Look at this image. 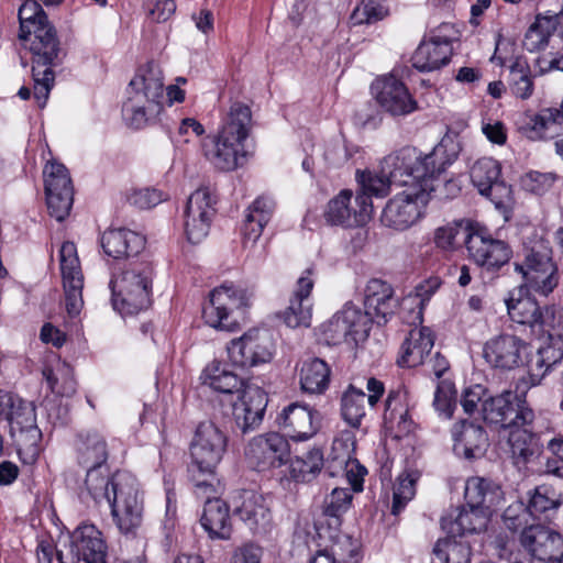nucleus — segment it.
I'll return each mask as SVG.
<instances>
[{
	"label": "nucleus",
	"instance_id": "9b49d317",
	"mask_svg": "<svg viewBox=\"0 0 563 563\" xmlns=\"http://www.w3.org/2000/svg\"><path fill=\"white\" fill-rule=\"evenodd\" d=\"M228 438L213 422H201L190 446L192 467L207 475H213L214 470L227 450Z\"/></svg>",
	"mask_w": 563,
	"mask_h": 563
},
{
	"label": "nucleus",
	"instance_id": "1a4fd4ad",
	"mask_svg": "<svg viewBox=\"0 0 563 563\" xmlns=\"http://www.w3.org/2000/svg\"><path fill=\"white\" fill-rule=\"evenodd\" d=\"M506 306L511 321L528 327L534 335L561 336L563 322L561 317H556L554 307H541L534 297L528 295L519 298L511 296L506 300Z\"/></svg>",
	"mask_w": 563,
	"mask_h": 563
},
{
	"label": "nucleus",
	"instance_id": "f704fd0d",
	"mask_svg": "<svg viewBox=\"0 0 563 563\" xmlns=\"http://www.w3.org/2000/svg\"><path fill=\"white\" fill-rule=\"evenodd\" d=\"M418 159L419 152L415 147L406 146L385 156L380 165L383 172L395 179V185L407 188L410 184H420L415 177Z\"/></svg>",
	"mask_w": 563,
	"mask_h": 563
},
{
	"label": "nucleus",
	"instance_id": "13d9d810",
	"mask_svg": "<svg viewBox=\"0 0 563 563\" xmlns=\"http://www.w3.org/2000/svg\"><path fill=\"white\" fill-rule=\"evenodd\" d=\"M388 15L385 0H363L352 12L351 21L354 25L369 24L383 20Z\"/></svg>",
	"mask_w": 563,
	"mask_h": 563
},
{
	"label": "nucleus",
	"instance_id": "7c9ffc66",
	"mask_svg": "<svg viewBox=\"0 0 563 563\" xmlns=\"http://www.w3.org/2000/svg\"><path fill=\"white\" fill-rule=\"evenodd\" d=\"M75 560L86 563H106L107 545L102 533L93 525L79 526L71 534Z\"/></svg>",
	"mask_w": 563,
	"mask_h": 563
},
{
	"label": "nucleus",
	"instance_id": "393cba45",
	"mask_svg": "<svg viewBox=\"0 0 563 563\" xmlns=\"http://www.w3.org/2000/svg\"><path fill=\"white\" fill-rule=\"evenodd\" d=\"M526 342L514 334H500L488 340L483 355L487 363L501 369H512L523 364Z\"/></svg>",
	"mask_w": 563,
	"mask_h": 563
},
{
	"label": "nucleus",
	"instance_id": "20e7f679",
	"mask_svg": "<svg viewBox=\"0 0 563 563\" xmlns=\"http://www.w3.org/2000/svg\"><path fill=\"white\" fill-rule=\"evenodd\" d=\"M34 26L30 30V49L33 53L32 75L34 79V97L40 107H44L54 84L53 67L62 62L60 43L55 27L42 13L32 14Z\"/></svg>",
	"mask_w": 563,
	"mask_h": 563
},
{
	"label": "nucleus",
	"instance_id": "de8ad7c7",
	"mask_svg": "<svg viewBox=\"0 0 563 563\" xmlns=\"http://www.w3.org/2000/svg\"><path fill=\"white\" fill-rule=\"evenodd\" d=\"M555 31V20L552 16H537L523 38V46L530 51H540L548 43Z\"/></svg>",
	"mask_w": 563,
	"mask_h": 563
},
{
	"label": "nucleus",
	"instance_id": "cd10ccee",
	"mask_svg": "<svg viewBox=\"0 0 563 563\" xmlns=\"http://www.w3.org/2000/svg\"><path fill=\"white\" fill-rule=\"evenodd\" d=\"M364 307L366 313L371 319V324L373 321L380 323H386L388 318H390L397 307L398 299L394 295L393 287L382 280V279H371L364 291Z\"/></svg>",
	"mask_w": 563,
	"mask_h": 563
},
{
	"label": "nucleus",
	"instance_id": "412c9836",
	"mask_svg": "<svg viewBox=\"0 0 563 563\" xmlns=\"http://www.w3.org/2000/svg\"><path fill=\"white\" fill-rule=\"evenodd\" d=\"M461 152L460 142L456 137L445 135L427 154L419 153V159L416 162V174L419 183H428L437 189L434 181L438 177L452 165Z\"/></svg>",
	"mask_w": 563,
	"mask_h": 563
},
{
	"label": "nucleus",
	"instance_id": "4c0bfd02",
	"mask_svg": "<svg viewBox=\"0 0 563 563\" xmlns=\"http://www.w3.org/2000/svg\"><path fill=\"white\" fill-rule=\"evenodd\" d=\"M464 498L467 507L486 510L490 515L501 501V490L494 482L474 476L466 481Z\"/></svg>",
	"mask_w": 563,
	"mask_h": 563
},
{
	"label": "nucleus",
	"instance_id": "6e6552de",
	"mask_svg": "<svg viewBox=\"0 0 563 563\" xmlns=\"http://www.w3.org/2000/svg\"><path fill=\"white\" fill-rule=\"evenodd\" d=\"M515 271L522 276L525 287L548 297L559 285V272L552 257V249L544 242L526 250L522 263L515 264Z\"/></svg>",
	"mask_w": 563,
	"mask_h": 563
},
{
	"label": "nucleus",
	"instance_id": "c9c22d12",
	"mask_svg": "<svg viewBox=\"0 0 563 563\" xmlns=\"http://www.w3.org/2000/svg\"><path fill=\"white\" fill-rule=\"evenodd\" d=\"M434 345V334L428 327L410 330L400 347L398 364L405 367H416L424 363Z\"/></svg>",
	"mask_w": 563,
	"mask_h": 563
},
{
	"label": "nucleus",
	"instance_id": "680f3d73",
	"mask_svg": "<svg viewBox=\"0 0 563 563\" xmlns=\"http://www.w3.org/2000/svg\"><path fill=\"white\" fill-rule=\"evenodd\" d=\"M46 205L49 216L58 222L64 221L70 213L74 202V190L66 191H47Z\"/></svg>",
	"mask_w": 563,
	"mask_h": 563
},
{
	"label": "nucleus",
	"instance_id": "dca6fc26",
	"mask_svg": "<svg viewBox=\"0 0 563 563\" xmlns=\"http://www.w3.org/2000/svg\"><path fill=\"white\" fill-rule=\"evenodd\" d=\"M273 338L268 331L250 330L228 345L231 363L239 367H252L269 362L273 356Z\"/></svg>",
	"mask_w": 563,
	"mask_h": 563
},
{
	"label": "nucleus",
	"instance_id": "bb28decb",
	"mask_svg": "<svg viewBox=\"0 0 563 563\" xmlns=\"http://www.w3.org/2000/svg\"><path fill=\"white\" fill-rule=\"evenodd\" d=\"M312 268H307L298 278L289 306L283 313L284 322L289 328H308L311 324L312 305L309 296L314 285Z\"/></svg>",
	"mask_w": 563,
	"mask_h": 563
},
{
	"label": "nucleus",
	"instance_id": "a211bd4d",
	"mask_svg": "<svg viewBox=\"0 0 563 563\" xmlns=\"http://www.w3.org/2000/svg\"><path fill=\"white\" fill-rule=\"evenodd\" d=\"M371 92L377 104L393 117L408 115L418 110V102L407 86L394 75L376 78Z\"/></svg>",
	"mask_w": 563,
	"mask_h": 563
},
{
	"label": "nucleus",
	"instance_id": "39448f33",
	"mask_svg": "<svg viewBox=\"0 0 563 563\" xmlns=\"http://www.w3.org/2000/svg\"><path fill=\"white\" fill-rule=\"evenodd\" d=\"M153 268L145 263L123 269L111 283L112 306L122 316H133L151 306Z\"/></svg>",
	"mask_w": 563,
	"mask_h": 563
},
{
	"label": "nucleus",
	"instance_id": "052dcab7",
	"mask_svg": "<svg viewBox=\"0 0 563 563\" xmlns=\"http://www.w3.org/2000/svg\"><path fill=\"white\" fill-rule=\"evenodd\" d=\"M59 262L63 283L73 279H84L76 245L73 242H64L59 250Z\"/></svg>",
	"mask_w": 563,
	"mask_h": 563
},
{
	"label": "nucleus",
	"instance_id": "09e8293b",
	"mask_svg": "<svg viewBox=\"0 0 563 563\" xmlns=\"http://www.w3.org/2000/svg\"><path fill=\"white\" fill-rule=\"evenodd\" d=\"M214 202L216 200L209 189H197L188 198L185 219H201L210 223L216 212L213 208Z\"/></svg>",
	"mask_w": 563,
	"mask_h": 563
},
{
	"label": "nucleus",
	"instance_id": "ea45409f",
	"mask_svg": "<svg viewBox=\"0 0 563 563\" xmlns=\"http://www.w3.org/2000/svg\"><path fill=\"white\" fill-rule=\"evenodd\" d=\"M201 378L203 384L222 394L240 395L244 386L250 385L219 361L208 364Z\"/></svg>",
	"mask_w": 563,
	"mask_h": 563
},
{
	"label": "nucleus",
	"instance_id": "9d476101",
	"mask_svg": "<svg viewBox=\"0 0 563 563\" xmlns=\"http://www.w3.org/2000/svg\"><path fill=\"white\" fill-rule=\"evenodd\" d=\"M482 416L488 426L500 432H506L514 424H530L534 419V412L526 399L511 390L486 398L482 405Z\"/></svg>",
	"mask_w": 563,
	"mask_h": 563
},
{
	"label": "nucleus",
	"instance_id": "2f4dec72",
	"mask_svg": "<svg viewBox=\"0 0 563 563\" xmlns=\"http://www.w3.org/2000/svg\"><path fill=\"white\" fill-rule=\"evenodd\" d=\"M520 129L533 141L558 136L563 131V101L561 109L544 108L538 113H526Z\"/></svg>",
	"mask_w": 563,
	"mask_h": 563
},
{
	"label": "nucleus",
	"instance_id": "f3484780",
	"mask_svg": "<svg viewBox=\"0 0 563 563\" xmlns=\"http://www.w3.org/2000/svg\"><path fill=\"white\" fill-rule=\"evenodd\" d=\"M372 213V199L366 194L353 197L352 190L343 189L329 201L324 216L331 224L360 227L371 219Z\"/></svg>",
	"mask_w": 563,
	"mask_h": 563
},
{
	"label": "nucleus",
	"instance_id": "aec40b11",
	"mask_svg": "<svg viewBox=\"0 0 563 563\" xmlns=\"http://www.w3.org/2000/svg\"><path fill=\"white\" fill-rule=\"evenodd\" d=\"M366 389L368 395L350 384L342 391L340 398L341 417L352 428H360L367 409L375 407L385 391L384 384L374 377L367 379Z\"/></svg>",
	"mask_w": 563,
	"mask_h": 563
},
{
	"label": "nucleus",
	"instance_id": "69168bd1",
	"mask_svg": "<svg viewBox=\"0 0 563 563\" xmlns=\"http://www.w3.org/2000/svg\"><path fill=\"white\" fill-rule=\"evenodd\" d=\"M352 495L347 488H334L324 499L323 512L333 518H339L351 504Z\"/></svg>",
	"mask_w": 563,
	"mask_h": 563
},
{
	"label": "nucleus",
	"instance_id": "4be33fe9",
	"mask_svg": "<svg viewBox=\"0 0 563 563\" xmlns=\"http://www.w3.org/2000/svg\"><path fill=\"white\" fill-rule=\"evenodd\" d=\"M520 543L539 561L563 563V538L550 528L530 525L521 532Z\"/></svg>",
	"mask_w": 563,
	"mask_h": 563
},
{
	"label": "nucleus",
	"instance_id": "bf43d9fd",
	"mask_svg": "<svg viewBox=\"0 0 563 563\" xmlns=\"http://www.w3.org/2000/svg\"><path fill=\"white\" fill-rule=\"evenodd\" d=\"M45 192L74 190L68 169L55 161L48 162L43 170Z\"/></svg>",
	"mask_w": 563,
	"mask_h": 563
},
{
	"label": "nucleus",
	"instance_id": "0eeeda50",
	"mask_svg": "<svg viewBox=\"0 0 563 563\" xmlns=\"http://www.w3.org/2000/svg\"><path fill=\"white\" fill-rule=\"evenodd\" d=\"M432 191L434 187L430 184H410L387 201L380 216L382 224L395 231L411 228L422 217Z\"/></svg>",
	"mask_w": 563,
	"mask_h": 563
},
{
	"label": "nucleus",
	"instance_id": "58836bf2",
	"mask_svg": "<svg viewBox=\"0 0 563 563\" xmlns=\"http://www.w3.org/2000/svg\"><path fill=\"white\" fill-rule=\"evenodd\" d=\"M200 522L212 539L225 540L231 536L229 507L220 498L207 499Z\"/></svg>",
	"mask_w": 563,
	"mask_h": 563
},
{
	"label": "nucleus",
	"instance_id": "f257e3e1",
	"mask_svg": "<svg viewBox=\"0 0 563 563\" xmlns=\"http://www.w3.org/2000/svg\"><path fill=\"white\" fill-rule=\"evenodd\" d=\"M78 462L87 468L85 487L96 504L106 503L118 529L126 536H135L143 521V497L136 478L128 472L110 476L106 465L108 449L98 433H88L77 448Z\"/></svg>",
	"mask_w": 563,
	"mask_h": 563
},
{
	"label": "nucleus",
	"instance_id": "7ed1b4c3",
	"mask_svg": "<svg viewBox=\"0 0 563 563\" xmlns=\"http://www.w3.org/2000/svg\"><path fill=\"white\" fill-rule=\"evenodd\" d=\"M251 126V109L241 102L232 103L222 119L218 134L206 136L201 141L202 155L219 170L236 169L245 157L244 142Z\"/></svg>",
	"mask_w": 563,
	"mask_h": 563
},
{
	"label": "nucleus",
	"instance_id": "4468645a",
	"mask_svg": "<svg viewBox=\"0 0 563 563\" xmlns=\"http://www.w3.org/2000/svg\"><path fill=\"white\" fill-rule=\"evenodd\" d=\"M466 250L468 257L488 272L500 269L512 256L505 241L493 239L486 229L478 225L466 234Z\"/></svg>",
	"mask_w": 563,
	"mask_h": 563
},
{
	"label": "nucleus",
	"instance_id": "49530a36",
	"mask_svg": "<svg viewBox=\"0 0 563 563\" xmlns=\"http://www.w3.org/2000/svg\"><path fill=\"white\" fill-rule=\"evenodd\" d=\"M347 444L342 440H335L332 445L333 461H336L340 466H343L344 473L349 482L352 484L353 489L362 490L363 478L366 474V468L362 466L357 460L350 456V452L338 454L339 451L346 449Z\"/></svg>",
	"mask_w": 563,
	"mask_h": 563
},
{
	"label": "nucleus",
	"instance_id": "6ab92c4d",
	"mask_svg": "<svg viewBox=\"0 0 563 563\" xmlns=\"http://www.w3.org/2000/svg\"><path fill=\"white\" fill-rule=\"evenodd\" d=\"M500 163L492 157L477 159L470 170L474 187L498 209L506 208L511 200V189L500 179Z\"/></svg>",
	"mask_w": 563,
	"mask_h": 563
},
{
	"label": "nucleus",
	"instance_id": "e2e57ef3",
	"mask_svg": "<svg viewBox=\"0 0 563 563\" xmlns=\"http://www.w3.org/2000/svg\"><path fill=\"white\" fill-rule=\"evenodd\" d=\"M455 400L454 385L448 380H442L438 384L434 393L433 407L445 418H451L453 415Z\"/></svg>",
	"mask_w": 563,
	"mask_h": 563
},
{
	"label": "nucleus",
	"instance_id": "b1692460",
	"mask_svg": "<svg viewBox=\"0 0 563 563\" xmlns=\"http://www.w3.org/2000/svg\"><path fill=\"white\" fill-rule=\"evenodd\" d=\"M275 209V202L266 196L258 197L252 206L249 207L243 225L244 247L253 249L247 254L254 261H262L266 256L265 245L256 246L264 227L269 222Z\"/></svg>",
	"mask_w": 563,
	"mask_h": 563
},
{
	"label": "nucleus",
	"instance_id": "774afa93",
	"mask_svg": "<svg viewBox=\"0 0 563 563\" xmlns=\"http://www.w3.org/2000/svg\"><path fill=\"white\" fill-rule=\"evenodd\" d=\"M126 201L136 208L150 209L163 201V195L154 188L132 189L126 195Z\"/></svg>",
	"mask_w": 563,
	"mask_h": 563
},
{
	"label": "nucleus",
	"instance_id": "a18cd8bd",
	"mask_svg": "<svg viewBox=\"0 0 563 563\" xmlns=\"http://www.w3.org/2000/svg\"><path fill=\"white\" fill-rule=\"evenodd\" d=\"M357 547L346 534L338 536L330 549L319 550L310 563H338L355 558Z\"/></svg>",
	"mask_w": 563,
	"mask_h": 563
},
{
	"label": "nucleus",
	"instance_id": "3c124183",
	"mask_svg": "<svg viewBox=\"0 0 563 563\" xmlns=\"http://www.w3.org/2000/svg\"><path fill=\"white\" fill-rule=\"evenodd\" d=\"M528 424H514L512 428H508L506 432H503L501 437L506 438L510 448L512 457L518 461H526L533 454L531 448L532 432L526 427Z\"/></svg>",
	"mask_w": 563,
	"mask_h": 563
},
{
	"label": "nucleus",
	"instance_id": "603ef678",
	"mask_svg": "<svg viewBox=\"0 0 563 563\" xmlns=\"http://www.w3.org/2000/svg\"><path fill=\"white\" fill-rule=\"evenodd\" d=\"M433 553L442 563H470V545L453 538L439 540L433 549Z\"/></svg>",
	"mask_w": 563,
	"mask_h": 563
},
{
	"label": "nucleus",
	"instance_id": "5fc2aeb1",
	"mask_svg": "<svg viewBox=\"0 0 563 563\" xmlns=\"http://www.w3.org/2000/svg\"><path fill=\"white\" fill-rule=\"evenodd\" d=\"M477 225L462 223L448 224L438 228L434 233V243L444 251H453L461 244V240L466 244V234L471 230H476Z\"/></svg>",
	"mask_w": 563,
	"mask_h": 563
},
{
	"label": "nucleus",
	"instance_id": "5701e85b",
	"mask_svg": "<svg viewBox=\"0 0 563 563\" xmlns=\"http://www.w3.org/2000/svg\"><path fill=\"white\" fill-rule=\"evenodd\" d=\"M278 424L291 440L306 441L317 434L321 427V418L312 407L292 402L279 413Z\"/></svg>",
	"mask_w": 563,
	"mask_h": 563
},
{
	"label": "nucleus",
	"instance_id": "8fccbe9b",
	"mask_svg": "<svg viewBox=\"0 0 563 563\" xmlns=\"http://www.w3.org/2000/svg\"><path fill=\"white\" fill-rule=\"evenodd\" d=\"M356 178L363 189L361 194H366L369 198L372 196H386L389 192L390 186L395 185V179L389 177L388 173L383 172L382 165L378 172L357 170Z\"/></svg>",
	"mask_w": 563,
	"mask_h": 563
},
{
	"label": "nucleus",
	"instance_id": "2eb2a0df",
	"mask_svg": "<svg viewBox=\"0 0 563 563\" xmlns=\"http://www.w3.org/2000/svg\"><path fill=\"white\" fill-rule=\"evenodd\" d=\"M454 30L442 23L430 32L412 55V66L419 71L438 70L450 62Z\"/></svg>",
	"mask_w": 563,
	"mask_h": 563
},
{
	"label": "nucleus",
	"instance_id": "e433bc0d",
	"mask_svg": "<svg viewBox=\"0 0 563 563\" xmlns=\"http://www.w3.org/2000/svg\"><path fill=\"white\" fill-rule=\"evenodd\" d=\"M145 245L143 235L124 228L110 229L101 236L104 253L113 258L139 254Z\"/></svg>",
	"mask_w": 563,
	"mask_h": 563
},
{
	"label": "nucleus",
	"instance_id": "c85d7f7f",
	"mask_svg": "<svg viewBox=\"0 0 563 563\" xmlns=\"http://www.w3.org/2000/svg\"><path fill=\"white\" fill-rule=\"evenodd\" d=\"M384 423L386 430L395 438L402 439L415 430V422L409 413L408 391L405 388L393 389L385 401Z\"/></svg>",
	"mask_w": 563,
	"mask_h": 563
},
{
	"label": "nucleus",
	"instance_id": "338daca9",
	"mask_svg": "<svg viewBox=\"0 0 563 563\" xmlns=\"http://www.w3.org/2000/svg\"><path fill=\"white\" fill-rule=\"evenodd\" d=\"M65 306L67 313L70 318L77 317L84 306L82 300V287L84 279H73L71 282H65Z\"/></svg>",
	"mask_w": 563,
	"mask_h": 563
},
{
	"label": "nucleus",
	"instance_id": "0e129e2a",
	"mask_svg": "<svg viewBox=\"0 0 563 563\" xmlns=\"http://www.w3.org/2000/svg\"><path fill=\"white\" fill-rule=\"evenodd\" d=\"M531 518L530 510L520 501L508 506L503 515L505 526L511 531H517L519 529H522L523 531L531 525Z\"/></svg>",
	"mask_w": 563,
	"mask_h": 563
},
{
	"label": "nucleus",
	"instance_id": "ddd939ff",
	"mask_svg": "<svg viewBox=\"0 0 563 563\" xmlns=\"http://www.w3.org/2000/svg\"><path fill=\"white\" fill-rule=\"evenodd\" d=\"M371 331V319L352 303H345L341 310L322 325V333L329 344L364 341Z\"/></svg>",
	"mask_w": 563,
	"mask_h": 563
},
{
	"label": "nucleus",
	"instance_id": "a878e982",
	"mask_svg": "<svg viewBox=\"0 0 563 563\" xmlns=\"http://www.w3.org/2000/svg\"><path fill=\"white\" fill-rule=\"evenodd\" d=\"M267 398L263 389L255 385H246L232 404V415L242 432L260 426L263 420Z\"/></svg>",
	"mask_w": 563,
	"mask_h": 563
},
{
	"label": "nucleus",
	"instance_id": "c03bdc74",
	"mask_svg": "<svg viewBox=\"0 0 563 563\" xmlns=\"http://www.w3.org/2000/svg\"><path fill=\"white\" fill-rule=\"evenodd\" d=\"M43 376L54 394L70 397L76 393L73 368L67 363L57 362L54 366L44 367Z\"/></svg>",
	"mask_w": 563,
	"mask_h": 563
},
{
	"label": "nucleus",
	"instance_id": "37998d69",
	"mask_svg": "<svg viewBox=\"0 0 563 563\" xmlns=\"http://www.w3.org/2000/svg\"><path fill=\"white\" fill-rule=\"evenodd\" d=\"M323 467V453L313 448L301 456H296L290 463V477L298 483H310Z\"/></svg>",
	"mask_w": 563,
	"mask_h": 563
},
{
	"label": "nucleus",
	"instance_id": "f8f14e48",
	"mask_svg": "<svg viewBox=\"0 0 563 563\" xmlns=\"http://www.w3.org/2000/svg\"><path fill=\"white\" fill-rule=\"evenodd\" d=\"M244 455L251 468L257 472H267L288 462L290 446L284 434L267 432L251 439Z\"/></svg>",
	"mask_w": 563,
	"mask_h": 563
},
{
	"label": "nucleus",
	"instance_id": "6e6d98bb",
	"mask_svg": "<svg viewBox=\"0 0 563 563\" xmlns=\"http://www.w3.org/2000/svg\"><path fill=\"white\" fill-rule=\"evenodd\" d=\"M563 503V495L556 493L554 488L548 485L538 486L530 497L527 508L531 517H537L549 510L556 509Z\"/></svg>",
	"mask_w": 563,
	"mask_h": 563
},
{
	"label": "nucleus",
	"instance_id": "4d7b16f0",
	"mask_svg": "<svg viewBox=\"0 0 563 563\" xmlns=\"http://www.w3.org/2000/svg\"><path fill=\"white\" fill-rule=\"evenodd\" d=\"M509 76L511 92L522 100L529 99L533 93V81L528 65L517 60L510 67Z\"/></svg>",
	"mask_w": 563,
	"mask_h": 563
},
{
	"label": "nucleus",
	"instance_id": "79ce46f5",
	"mask_svg": "<svg viewBox=\"0 0 563 563\" xmlns=\"http://www.w3.org/2000/svg\"><path fill=\"white\" fill-rule=\"evenodd\" d=\"M488 517L489 514H486V510L473 507L462 508L453 520L449 522L444 520L443 527L452 537L476 533L485 530Z\"/></svg>",
	"mask_w": 563,
	"mask_h": 563
},
{
	"label": "nucleus",
	"instance_id": "c756f323",
	"mask_svg": "<svg viewBox=\"0 0 563 563\" xmlns=\"http://www.w3.org/2000/svg\"><path fill=\"white\" fill-rule=\"evenodd\" d=\"M234 511L254 533L266 531L272 521L266 498L255 490H242L236 499Z\"/></svg>",
	"mask_w": 563,
	"mask_h": 563
},
{
	"label": "nucleus",
	"instance_id": "a19ab883",
	"mask_svg": "<svg viewBox=\"0 0 563 563\" xmlns=\"http://www.w3.org/2000/svg\"><path fill=\"white\" fill-rule=\"evenodd\" d=\"M330 368L320 358H310L302 363L299 373V383L302 391L308 394H322L329 386Z\"/></svg>",
	"mask_w": 563,
	"mask_h": 563
},
{
	"label": "nucleus",
	"instance_id": "423d86ee",
	"mask_svg": "<svg viewBox=\"0 0 563 563\" xmlns=\"http://www.w3.org/2000/svg\"><path fill=\"white\" fill-rule=\"evenodd\" d=\"M252 297V291L236 285H221L214 288L202 308L205 323L217 330H236L243 309L250 305Z\"/></svg>",
	"mask_w": 563,
	"mask_h": 563
},
{
	"label": "nucleus",
	"instance_id": "864d4df0",
	"mask_svg": "<svg viewBox=\"0 0 563 563\" xmlns=\"http://www.w3.org/2000/svg\"><path fill=\"white\" fill-rule=\"evenodd\" d=\"M418 474L415 472H402L396 479L393 494L391 512L397 516L416 494Z\"/></svg>",
	"mask_w": 563,
	"mask_h": 563
},
{
	"label": "nucleus",
	"instance_id": "473e14b6",
	"mask_svg": "<svg viewBox=\"0 0 563 563\" xmlns=\"http://www.w3.org/2000/svg\"><path fill=\"white\" fill-rule=\"evenodd\" d=\"M451 433L454 441L453 449L457 455L472 460L484 454L488 438L482 426L462 420L454 423Z\"/></svg>",
	"mask_w": 563,
	"mask_h": 563
},
{
	"label": "nucleus",
	"instance_id": "72a5a7b5",
	"mask_svg": "<svg viewBox=\"0 0 563 563\" xmlns=\"http://www.w3.org/2000/svg\"><path fill=\"white\" fill-rule=\"evenodd\" d=\"M7 420L11 437L20 446L35 450L42 434L36 424L34 407L22 399Z\"/></svg>",
	"mask_w": 563,
	"mask_h": 563
},
{
	"label": "nucleus",
	"instance_id": "f03ea898",
	"mask_svg": "<svg viewBox=\"0 0 563 563\" xmlns=\"http://www.w3.org/2000/svg\"><path fill=\"white\" fill-rule=\"evenodd\" d=\"M166 96L169 103L181 102L185 99L184 90L177 86H168ZM164 97L162 70L153 64L139 69L130 81L129 97L122 107L125 120L135 129L155 121L163 110Z\"/></svg>",
	"mask_w": 563,
	"mask_h": 563
}]
</instances>
